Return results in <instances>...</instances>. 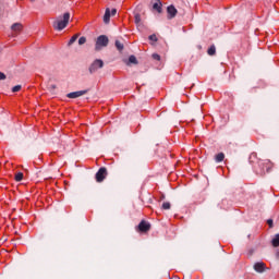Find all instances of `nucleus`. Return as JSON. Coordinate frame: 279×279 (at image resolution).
Listing matches in <instances>:
<instances>
[{"mask_svg":"<svg viewBox=\"0 0 279 279\" xmlns=\"http://www.w3.org/2000/svg\"><path fill=\"white\" fill-rule=\"evenodd\" d=\"M11 29L13 32V36H16L17 34H21V32H23V24L21 23H14L12 26H11Z\"/></svg>","mask_w":279,"mask_h":279,"instance_id":"nucleus-8","label":"nucleus"},{"mask_svg":"<svg viewBox=\"0 0 279 279\" xmlns=\"http://www.w3.org/2000/svg\"><path fill=\"white\" fill-rule=\"evenodd\" d=\"M86 93H88V90H78V92H72V93H69L68 95H66V97L69 98V99H77V97H82V96H84V95H86Z\"/></svg>","mask_w":279,"mask_h":279,"instance_id":"nucleus-6","label":"nucleus"},{"mask_svg":"<svg viewBox=\"0 0 279 279\" xmlns=\"http://www.w3.org/2000/svg\"><path fill=\"white\" fill-rule=\"evenodd\" d=\"M99 69H104V60L96 59L89 66V73H97Z\"/></svg>","mask_w":279,"mask_h":279,"instance_id":"nucleus-4","label":"nucleus"},{"mask_svg":"<svg viewBox=\"0 0 279 279\" xmlns=\"http://www.w3.org/2000/svg\"><path fill=\"white\" fill-rule=\"evenodd\" d=\"M252 156H256V154H252Z\"/></svg>","mask_w":279,"mask_h":279,"instance_id":"nucleus-30","label":"nucleus"},{"mask_svg":"<svg viewBox=\"0 0 279 279\" xmlns=\"http://www.w3.org/2000/svg\"><path fill=\"white\" fill-rule=\"evenodd\" d=\"M104 23L108 25L110 23V9H106L105 15H104Z\"/></svg>","mask_w":279,"mask_h":279,"instance_id":"nucleus-12","label":"nucleus"},{"mask_svg":"<svg viewBox=\"0 0 279 279\" xmlns=\"http://www.w3.org/2000/svg\"><path fill=\"white\" fill-rule=\"evenodd\" d=\"M22 86L21 85H15L13 88H12V93H19V90H21Z\"/></svg>","mask_w":279,"mask_h":279,"instance_id":"nucleus-22","label":"nucleus"},{"mask_svg":"<svg viewBox=\"0 0 279 279\" xmlns=\"http://www.w3.org/2000/svg\"><path fill=\"white\" fill-rule=\"evenodd\" d=\"M259 167H260V175L265 174V173H269V171H271V169H274V162H271V160L266 159V160H260L259 161Z\"/></svg>","mask_w":279,"mask_h":279,"instance_id":"nucleus-2","label":"nucleus"},{"mask_svg":"<svg viewBox=\"0 0 279 279\" xmlns=\"http://www.w3.org/2000/svg\"><path fill=\"white\" fill-rule=\"evenodd\" d=\"M274 247H279V233L271 241Z\"/></svg>","mask_w":279,"mask_h":279,"instance_id":"nucleus-13","label":"nucleus"},{"mask_svg":"<svg viewBox=\"0 0 279 279\" xmlns=\"http://www.w3.org/2000/svg\"><path fill=\"white\" fill-rule=\"evenodd\" d=\"M23 180V172H17L15 174V182H21Z\"/></svg>","mask_w":279,"mask_h":279,"instance_id":"nucleus-18","label":"nucleus"},{"mask_svg":"<svg viewBox=\"0 0 279 279\" xmlns=\"http://www.w3.org/2000/svg\"><path fill=\"white\" fill-rule=\"evenodd\" d=\"M254 269L255 271H257L258 274H263V271H265V263H256L254 265Z\"/></svg>","mask_w":279,"mask_h":279,"instance_id":"nucleus-10","label":"nucleus"},{"mask_svg":"<svg viewBox=\"0 0 279 279\" xmlns=\"http://www.w3.org/2000/svg\"><path fill=\"white\" fill-rule=\"evenodd\" d=\"M108 43H110V40L108 39V36L106 35L98 36L95 45L96 51H101V49H104V47H106Z\"/></svg>","mask_w":279,"mask_h":279,"instance_id":"nucleus-3","label":"nucleus"},{"mask_svg":"<svg viewBox=\"0 0 279 279\" xmlns=\"http://www.w3.org/2000/svg\"><path fill=\"white\" fill-rule=\"evenodd\" d=\"M77 38H80V35H77V34L72 36L68 43V47H71V45H73V43H75L77 40Z\"/></svg>","mask_w":279,"mask_h":279,"instance_id":"nucleus-15","label":"nucleus"},{"mask_svg":"<svg viewBox=\"0 0 279 279\" xmlns=\"http://www.w3.org/2000/svg\"><path fill=\"white\" fill-rule=\"evenodd\" d=\"M223 158H226V155H223V153H219L216 155V162H223Z\"/></svg>","mask_w":279,"mask_h":279,"instance_id":"nucleus-14","label":"nucleus"},{"mask_svg":"<svg viewBox=\"0 0 279 279\" xmlns=\"http://www.w3.org/2000/svg\"><path fill=\"white\" fill-rule=\"evenodd\" d=\"M208 56H215V53H217V49L215 48V46H211L208 50H207Z\"/></svg>","mask_w":279,"mask_h":279,"instance_id":"nucleus-16","label":"nucleus"},{"mask_svg":"<svg viewBox=\"0 0 279 279\" xmlns=\"http://www.w3.org/2000/svg\"><path fill=\"white\" fill-rule=\"evenodd\" d=\"M111 14L114 16V14H117V9H112Z\"/></svg>","mask_w":279,"mask_h":279,"instance_id":"nucleus-27","label":"nucleus"},{"mask_svg":"<svg viewBox=\"0 0 279 279\" xmlns=\"http://www.w3.org/2000/svg\"><path fill=\"white\" fill-rule=\"evenodd\" d=\"M129 62H130V64H136V57L135 56H130L129 57Z\"/></svg>","mask_w":279,"mask_h":279,"instance_id":"nucleus-19","label":"nucleus"},{"mask_svg":"<svg viewBox=\"0 0 279 279\" xmlns=\"http://www.w3.org/2000/svg\"><path fill=\"white\" fill-rule=\"evenodd\" d=\"M153 10H156L160 14L162 12V2L158 1L153 4Z\"/></svg>","mask_w":279,"mask_h":279,"instance_id":"nucleus-11","label":"nucleus"},{"mask_svg":"<svg viewBox=\"0 0 279 279\" xmlns=\"http://www.w3.org/2000/svg\"><path fill=\"white\" fill-rule=\"evenodd\" d=\"M116 47L118 51H123V44L119 40H116Z\"/></svg>","mask_w":279,"mask_h":279,"instance_id":"nucleus-17","label":"nucleus"},{"mask_svg":"<svg viewBox=\"0 0 279 279\" xmlns=\"http://www.w3.org/2000/svg\"><path fill=\"white\" fill-rule=\"evenodd\" d=\"M149 40H151L153 43H157L158 41V37L156 35H150Z\"/></svg>","mask_w":279,"mask_h":279,"instance_id":"nucleus-23","label":"nucleus"},{"mask_svg":"<svg viewBox=\"0 0 279 279\" xmlns=\"http://www.w3.org/2000/svg\"><path fill=\"white\" fill-rule=\"evenodd\" d=\"M150 229H151V225H149V222L145 220H142L138 225L140 232H149Z\"/></svg>","mask_w":279,"mask_h":279,"instance_id":"nucleus-7","label":"nucleus"},{"mask_svg":"<svg viewBox=\"0 0 279 279\" xmlns=\"http://www.w3.org/2000/svg\"><path fill=\"white\" fill-rule=\"evenodd\" d=\"M168 19H175V14H178V9L173 5H169L167 8Z\"/></svg>","mask_w":279,"mask_h":279,"instance_id":"nucleus-9","label":"nucleus"},{"mask_svg":"<svg viewBox=\"0 0 279 279\" xmlns=\"http://www.w3.org/2000/svg\"><path fill=\"white\" fill-rule=\"evenodd\" d=\"M0 80H5V75L3 74V72H0Z\"/></svg>","mask_w":279,"mask_h":279,"instance_id":"nucleus-26","label":"nucleus"},{"mask_svg":"<svg viewBox=\"0 0 279 279\" xmlns=\"http://www.w3.org/2000/svg\"><path fill=\"white\" fill-rule=\"evenodd\" d=\"M135 23L136 25H141V14H135Z\"/></svg>","mask_w":279,"mask_h":279,"instance_id":"nucleus-21","label":"nucleus"},{"mask_svg":"<svg viewBox=\"0 0 279 279\" xmlns=\"http://www.w3.org/2000/svg\"><path fill=\"white\" fill-rule=\"evenodd\" d=\"M107 175H108V170H106V168H100L98 170V172L96 173V181L104 182V180H106Z\"/></svg>","mask_w":279,"mask_h":279,"instance_id":"nucleus-5","label":"nucleus"},{"mask_svg":"<svg viewBox=\"0 0 279 279\" xmlns=\"http://www.w3.org/2000/svg\"><path fill=\"white\" fill-rule=\"evenodd\" d=\"M69 21H71V13L65 12L63 15H59L54 20L52 27L58 32H62V29H64L69 25Z\"/></svg>","mask_w":279,"mask_h":279,"instance_id":"nucleus-1","label":"nucleus"},{"mask_svg":"<svg viewBox=\"0 0 279 279\" xmlns=\"http://www.w3.org/2000/svg\"><path fill=\"white\" fill-rule=\"evenodd\" d=\"M78 45H86V37H81L78 39Z\"/></svg>","mask_w":279,"mask_h":279,"instance_id":"nucleus-24","label":"nucleus"},{"mask_svg":"<svg viewBox=\"0 0 279 279\" xmlns=\"http://www.w3.org/2000/svg\"><path fill=\"white\" fill-rule=\"evenodd\" d=\"M268 225H269V226H274V220L269 219V220H268Z\"/></svg>","mask_w":279,"mask_h":279,"instance_id":"nucleus-28","label":"nucleus"},{"mask_svg":"<svg viewBox=\"0 0 279 279\" xmlns=\"http://www.w3.org/2000/svg\"><path fill=\"white\" fill-rule=\"evenodd\" d=\"M50 88H53V89H56V85H50Z\"/></svg>","mask_w":279,"mask_h":279,"instance_id":"nucleus-29","label":"nucleus"},{"mask_svg":"<svg viewBox=\"0 0 279 279\" xmlns=\"http://www.w3.org/2000/svg\"><path fill=\"white\" fill-rule=\"evenodd\" d=\"M162 208H163V210H169L171 208V203H169V202L163 203Z\"/></svg>","mask_w":279,"mask_h":279,"instance_id":"nucleus-20","label":"nucleus"},{"mask_svg":"<svg viewBox=\"0 0 279 279\" xmlns=\"http://www.w3.org/2000/svg\"><path fill=\"white\" fill-rule=\"evenodd\" d=\"M153 59H154V60H160V54H158V53H153Z\"/></svg>","mask_w":279,"mask_h":279,"instance_id":"nucleus-25","label":"nucleus"}]
</instances>
